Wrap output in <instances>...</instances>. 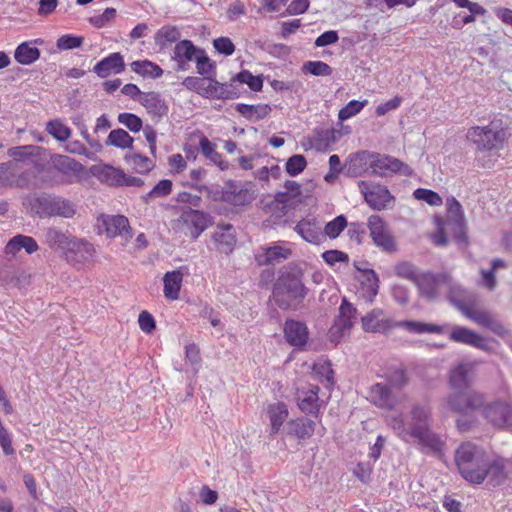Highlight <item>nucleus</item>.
Listing matches in <instances>:
<instances>
[{
  "mask_svg": "<svg viewBox=\"0 0 512 512\" xmlns=\"http://www.w3.org/2000/svg\"><path fill=\"white\" fill-rule=\"evenodd\" d=\"M51 164L53 168L62 174H80L84 171V166L66 155L54 154L51 156Z\"/></svg>",
  "mask_w": 512,
  "mask_h": 512,
  "instance_id": "obj_30",
  "label": "nucleus"
},
{
  "mask_svg": "<svg viewBox=\"0 0 512 512\" xmlns=\"http://www.w3.org/2000/svg\"><path fill=\"white\" fill-rule=\"evenodd\" d=\"M45 238L50 248L67 252L74 237L60 229L51 227L46 230Z\"/></svg>",
  "mask_w": 512,
  "mask_h": 512,
  "instance_id": "obj_28",
  "label": "nucleus"
},
{
  "mask_svg": "<svg viewBox=\"0 0 512 512\" xmlns=\"http://www.w3.org/2000/svg\"><path fill=\"white\" fill-rule=\"evenodd\" d=\"M69 253L79 256L82 260H88L95 252L93 244L83 239L73 238Z\"/></svg>",
  "mask_w": 512,
  "mask_h": 512,
  "instance_id": "obj_45",
  "label": "nucleus"
},
{
  "mask_svg": "<svg viewBox=\"0 0 512 512\" xmlns=\"http://www.w3.org/2000/svg\"><path fill=\"white\" fill-rule=\"evenodd\" d=\"M371 176L382 178L392 177L393 175H402L411 177L414 170L402 160L389 154L373 152Z\"/></svg>",
  "mask_w": 512,
  "mask_h": 512,
  "instance_id": "obj_6",
  "label": "nucleus"
},
{
  "mask_svg": "<svg viewBox=\"0 0 512 512\" xmlns=\"http://www.w3.org/2000/svg\"><path fill=\"white\" fill-rule=\"evenodd\" d=\"M292 254L291 249L278 245L266 248L265 253L260 256L259 263L263 265H274L281 260L288 259Z\"/></svg>",
  "mask_w": 512,
  "mask_h": 512,
  "instance_id": "obj_39",
  "label": "nucleus"
},
{
  "mask_svg": "<svg viewBox=\"0 0 512 512\" xmlns=\"http://www.w3.org/2000/svg\"><path fill=\"white\" fill-rule=\"evenodd\" d=\"M508 124L501 117H494L485 126H472L467 130V140L477 151L487 152L502 149L507 140Z\"/></svg>",
  "mask_w": 512,
  "mask_h": 512,
  "instance_id": "obj_2",
  "label": "nucleus"
},
{
  "mask_svg": "<svg viewBox=\"0 0 512 512\" xmlns=\"http://www.w3.org/2000/svg\"><path fill=\"white\" fill-rule=\"evenodd\" d=\"M84 42L83 36L74 34H64L57 39L56 47L58 50H72L82 46Z\"/></svg>",
  "mask_w": 512,
  "mask_h": 512,
  "instance_id": "obj_55",
  "label": "nucleus"
},
{
  "mask_svg": "<svg viewBox=\"0 0 512 512\" xmlns=\"http://www.w3.org/2000/svg\"><path fill=\"white\" fill-rule=\"evenodd\" d=\"M307 166V160L302 154H294L286 161L285 170L291 177L301 174Z\"/></svg>",
  "mask_w": 512,
  "mask_h": 512,
  "instance_id": "obj_49",
  "label": "nucleus"
},
{
  "mask_svg": "<svg viewBox=\"0 0 512 512\" xmlns=\"http://www.w3.org/2000/svg\"><path fill=\"white\" fill-rule=\"evenodd\" d=\"M485 403L483 394L471 390H457L447 397V406L454 412L467 415L482 408Z\"/></svg>",
  "mask_w": 512,
  "mask_h": 512,
  "instance_id": "obj_8",
  "label": "nucleus"
},
{
  "mask_svg": "<svg viewBox=\"0 0 512 512\" xmlns=\"http://www.w3.org/2000/svg\"><path fill=\"white\" fill-rule=\"evenodd\" d=\"M484 418L495 428L512 430V402L495 400L483 405Z\"/></svg>",
  "mask_w": 512,
  "mask_h": 512,
  "instance_id": "obj_9",
  "label": "nucleus"
},
{
  "mask_svg": "<svg viewBox=\"0 0 512 512\" xmlns=\"http://www.w3.org/2000/svg\"><path fill=\"white\" fill-rule=\"evenodd\" d=\"M366 226L369 229L373 243L377 247L389 253L396 251L395 239L391 235L387 223L380 215L373 214L369 216Z\"/></svg>",
  "mask_w": 512,
  "mask_h": 512,
  "instance_id": "obj_11",
  "label": "nucleus"
},
{
  "mask_svg": "<svg viewBox=\"0 0 512 512\" xmlns=\"http://www.w3.org/2000/svg\"><path fill=\"white\" fill-rule=\"evenodd\" d=\"M140 104L145 107L148 114L152 115L158 120L167 116L169 107L166 100L159 92L150 91L143 94Z\"/></svg>",
  "mask_w": 512,
  "mask_h": 512,
  "instance_id": "obj_22",
  "label": "nucleus"
},
{
  "mask_svg": "<svg viewBox=\"0 0 512 512\" xmlns=\"http://www.w3.org/2000/svg\"><path fill=\"white\" fill-rule=\"evenodd\" d=\"M308 328L302 321L287 319L284 324V336L286 341L295 347H302L308 340Z\"/></svg>",
  "mask_w": 512,
  "mask_h": 512,
  "instance_id": "obj_19",
  "label": "nucleus"
},
{
  "mask_svg": "<svg viewBox=\"0 0 512 512\" xmlns=\"http://www.w3.org/2000/svg\"><path fill=\"white\" fill-rule=\"evenodd\" d=\"M36 240L27 235L17 234L12 237L5 247L6 254H17L21 249H24L28 254H32L38 250Z\"/></svg>",
  "mask_w": 512,
  "mask_h": 512,
  "instance_id": "obj_26",
  "label": "nucleus"
},
{
  "mask_svg": "<svg viewBox=\"0 0 512 512\" xmlns=\"http://www.w3.org/2000/svg\"><path fill=\"white\" fill-rule=\"evenodd\" d=\"M18 172V164L15 161L0 163V186H12Z\"/></svg>",
  "mask_w": 512,
  "mask_h": 512,
  "instance_id": "obj_48",
  "label": "nucleus"
},
{
  "mask_svg": "<svg viewBox=\"0 0 512 512\" xmlns=\"http://www.w3.org/2000/svg\"><path fill=\"white\" fill-rule=\"evenodd\" d=\"M100 177L112 186H121L124 179V171L113 166L106 165L102 168Z\"/></svg>",
  "mask_w": 512,
  "mask_h": 512,
  "instance_id": "obj_59",
  "label": "nucleus"
},
{
  "mask_svg": "<svg viewBox=\"0 0 512 512\" xmlns=\"http://www.w3.org/2000/svg\"><path fill=\"white\" fill-rule=\"evenodd\" d=\"M384 312L380 308H375L367 315L362 317V327L367 332L385 333L392 327V321L389 319L381 318Z\"/></svg>",
  "mask_w": 512,
  "mask_h": 512,
  "instance_id": "obj_24",
  "label": "nucleus"
},
{
  "mask_svg": "<svg viewBox=\"0 0 512 512\" xmlns=\"http://www.w3.org/2000/svg\"><path fill=\"white\" fill-rule=\"evenodd\" d=\"M181 219L193 228L191 236L193 239H197L207 229L211 217L201 210L186 207L182 209Z\"/></svg>",
  "mask_w": 512,
  "mask_h": 512,
  "instance_id": "obj_17",
  "label": "nucleus"
},
{
  "mask_svg": "<svg viewBox=\"0 0 512 512\" xmlns=\"http://www.w3.org/2000/svg\"><path fill=\"white\" fill-rule=\"evenodd\" d=\"M302 71L313 76H330L333 69L323 61H307L303 64Z\"/></svg>",
  "mask_w": 512,
  "mask_h": 512,
  "instance_id": "obj_50",
  "label": "nucleus"
},
{
  "mask_svg": "<svg viewBox=\"0 0 512 512\" xmlns=\"http://www.w3.org/2000/svg\"><path fill=\"white\" fill-rule=\"evenodd\" d=\"M356 314V308L346 298H343L336 321H338V323H340V325L345 329H351L353 327V320L356 318Z\"/></svg>",
  "mask_w": 512,
  "mask_h": 512,
  "instance_id": "obj_42",
  "label": "nucleus"
},
{
  "mask_svg": "<svg viewBox=\"0 0 512 512\" xmlns=\"http://www.w3.org/2000/svg\"><path fill=\"white\" fill-rule=\"evenodd\" d=\"M118 122L124 125L132 133H138L143 129V120L136 114L123 112L118 115Z\"/></svg>",
  "mask_w": 512,
  "mask_h": 512,
  "instance_id": "obj_51",
  "label": "nucleus"
},
{
  "mask_svg": "<svg viewBox=\"0 0 512 512\" xmlns=\"http://www.w3.org/2000/svg\"><path fill=\"white\" fill-rule=\"evenodd\" d=\"M452 225L453 240L458 245H468V235L464 219H454Z\"/></svg>",
  "mask_w": 512,
  "mask_h": 512,
  "instance_id": "obj_61",
  "label": "nucleus"
},
{
  "mask_svg": "<svg viewBox=\"0 0 512 512\" xmlns=\"http://www.w3.org/2000/svg\"><path fill=\"white\" fill-rule=\"evenodd\" d=\"M354 267L357 271L362 273V285L366 287V293L368 294V300L373 301L374 297L378 294L379 290V278L373 269H362L358 266L357 262H354Z\"/></svg>",
  "mask_w": 512,
  "mask_h": 512,
  "instance_id": "obj_35",
  "label": "nucleus"
},
{
  "mask_svg": "<svg viewBox=\"0 0 512 512\" xmlns=\"http://www.w3.org/2000/svg\"><path fill=\"white\" fill-rule=\"evenodd\" d=\"M421 297L428 301H435L439 297L438 288L429 275L422 273L419 275L416 283Z\"/></svg>",
  "mask_w": 512,
  "mask_h": 512,
  "instance_id": "obj_40",
  "label": "nucleus"
},
{
  "mask_svg": "<svg viewBox=\"0 0 512 512\" xmlns=\"http://www.w3.org/2000/svg\"><path fill=\"white\" fill-rule=\"evenodd\" d=\"M400 326L405 328L408 332L414 334L434 333L442 334L445 331V327L433 323H425L414 320H406L400 323Z\"/></svg>",
  "mask_w": 512,
  "mask_h": 512,
  "instance_id": "obj_36",
  "label": "nucleus"
},
{
  "mask_svg": "<svg viewBox=\"0 0 512 512\" xmlns=\"http://www.w3.org/2000/svg\"><path fill=\"white\" fill-rule=\"evenodd\" d=\"M209 84L205 88L204 98L224 100V86L222 82H219L215 75L211 77H205Z\"/></svg>",
  "mask_w": 512,
  "mask_h": 512,
  "instance_id": "obj_52",
  "label": "nucleus"
},
{
  "mask_svg": "<svg viewBox=\"0 0 512 512\" xmlns=\"http://www.w3.org/2000/svg\"><path fill=\"white\" fill-rule=\"evenodd\" d=\"M447 299L463 315L470 307H476L479 304V296L477 294L469 292L456 284L450 285Z\"/></svg>",
  "mask_w": 512,
  "mask_h": 512,
  "instance_id": "obj_14",
  "label": "nucleus"
},
{
  "mask_svg": "<svg viewBox=\"0 0 512 512\" xmlns=\"http://www.w3.org/2000/svg\"><path fill=\"white\" fill-rule=\"evenodd\" d=\"M288 414L287 405L283 402H277L269 405L268 416L271 422V437L279 432L284 421L287 419Z\"/></svg>",
  "mask_w": 512,
  "mask_h": 512,
  "instance_id": "obj_33",
  "label": "nucleus"
},
{
  "mask_svg": "<svg viewBox=\"0 0 512 512\" xmlns=\"http://www.w3.org/2000/svg\"><path fill=\"white\" fill-rule=\"evenodd\" d=\"M199 148L202 154L213 163L216 160H219L221 156V154L215 150V144H213L205 135H201L200 137Z\"/></svg>",
  "mask_w": 512,
  "mask_h": 512,
  "instance_id": "obj_64",
  "label": "nucleus"
},
{
  "mask_svg": "<svg viewBox=\"0 0 512 512\" xmlns=\"http://www.w3.org/2000/svg\"><path fill=\"white\" fill-rule=\"evenodd\" d=\"M183 274L180 270L168 271L163 277L164 296L169 300L179 298Z\"/></svg>",
  "mask_w": 512,
  "mask_h": 512,
  "instance_id": "obj_31",
  "label": "nucleus"
},
{
  "mask_svg": "<svg viewBox=\"0 0 512 512\" xmlns=\"http://www.w3.org/2000/svg\"><path fill=\"white\" fill-rule=\"evenodd\" d=\"M347 225L348 222L345 215H338L333 220L326 223L323 235L324 237L328 236L331 239H335L341 234Z\"/></svg>",
  "mask_w": 512,
  "mask_h": 512,
  "instance_id": "obj_47",
  "label": "nucleus"
},
{
  "mask_svg": "<svg viewBox=\"0 0 512 512\" xmlns=\"http://www.w3.org/2000/svg\"><path fill=\"white\" fill-rule=\"evenodd\" d=\"M294 230L307 242L311 244H320L323 239L324 235L320 231V228L316 226L315 220H313V223L306 220H301L297 223Z\"/></svg>",
  "mask_w": 512,
  "mask_h": 512,
  "instance_id": "obj_32",
  "label": "nucleus"
},
{
  "mask_svg": "<svg viewBox=\"0 0 512 512\" xmlns=\"http://www.w3.org/2000/svg\"><path fill=\"white\" fill-rule=\"evenodd\" d=\"M125 69L124 58L120 52H114L103 58L93 67V72L100 78H106L110 74H119Z\"/></svg>",
  "mask_w": 512,
  "mask_h": 512,
  "instance_id": "obj_21",
  "label": "nucleus"
},
{
  "mask_svg": "<svg viewBox=\"0 0 512 512\" xmlns=\"http://www.w3.org/2000/svg\"><path fill=\"white\" fill-rule=\"evenodd\" d=\"M206 81L207 79H205V76H203V78L188 76L183 80L182 84L186 89L193 91L203 97L206 88Z\"/></svg>",
  "mask_w": 512,
  "mask_h": 512,
  "instance_id": "obj_63",
  "label": "nucleus"
},
{
  "mask_svg": "<svg viewBox=\"0 0 512 512\" xmlns=\"http://www.w3.org/2000/svg\"><path fill=\"white\" fill-rule=\"evenodd\" d=\"M32 208L40 217L72 218L76 214V205L72 201L56 195L36 197L32 203Z\"/></svg>",
  "mask_w": 512,
  "mask_h": 512,
  "instance_id": "obj_5",
  "label": "nucleus"
},
{
  "mask_svg": "<svg viewBox=\"0 0 512 512\" xmlns=\"http://www.w3.org/2000/svg\"><path fill=\"white\" fill-rule=\"evenodd\" d=\"M368 399L375 406L386 410H393L397 403L396 397L391 389L383 383H376L371 386Z\"/></svg>",
  "mask_w": 512,
  "mask_h": 512,
  "instance_id": "obj_20",
  "label": "nucleus"
},
{
  "mask_svg": "<svg viewBox=\"0 0 512 512\" xmlns=\"http://www.w3.org/2000/svg\"><path fill=\"white\" fill-rule=\"evenodd\" d=\"M234 81L240 84H247L254 92H260L263 88V75L254 76L249 70L243 69L234 75Z\"/></svg>",
  "mask_w": 512,
  "mask_h": 512,
  "instance_id": "obj_44",
  "label": "nucleus"
},
{
  "mask_svg": "<svg viewBox=\"0 0 512 512\" xmlns=\"http://www.w3.org/2000/svg\"><path fill=\"white\" fill-rule=\"evenodd\" d=\"M217 228L219 231L214 233L213 239L218 243L222 253L229 254L233 251L236 244V237L231 232L233 230V225L230 223L219 224Z\"/></svg>",
  "mask_w": 512,
  "mask_h": 512,
  "instance_id": "obj_27",
  "label": "nucleus"
},
{
  "mask_svg": "<svg viewBox=\"0 0 512 512\" xmlns=\"http://www.w3.org/2000/svg\"><path fill=\"white\" fill-rule=\"evenodd\" d=\"M488 457L483 448L472 442L462 443L454 455L460 475L472 484H481L480 478Z\"/></svg>",
  "mask_w": 512,
  "mask_h": 512,
  "instance_id": "obj_3",
  "label": "nucleus"
},
{
  "mask_svg": "<svg viewBox=\"0 0 512 512\" xmlns=\"http://www.w3.org/2000/svg\"><path fill=\"white\" fill-rule=\"evenodd\" d=\"M303 269L290 262L279 270L273 284L271 299L284 311H296L303 306L309 289L304 284Z\"/></svg>",
  "mask_w": 512,
  "mask_h": 512,
  "instance_id": "obj_1",
  "label": "nucleus"
},
{
  "mask_svg": "<svg viewBox=\"0 0 512 512\" xmlns=\"http://www.w3.org/2000/svg\"><path fill=\"white\" fill-rule=\"evenodd\" d=\"M125 161L133 166V169L140 174H147L154 168V163L145 155L140 153L127 154L124 157Z\"/></svg>",
  "mask_w": 512,
  "mask_h": 512,
  "instance_id": "obj_43",
  "label": "nucleus"
},
{
  "mask_svg": "<svg viewBox=\"0 0 512 512\" xmlns=\"http://www.w3.org/2000/svg\"><path fill=\"white\" fill-rule=\"evenodd\" d=\"M181 38V32L177 26L164 25L154 35L155 45L160 50L167 49L172 43H177Z\"/></svg>",
  "mask_w": 512,
  "mask_h": 512,
  "instance_id": "obj_29",
  "label": "nucleus"
},
{
  "mask_svg": "<svg viewBox=\"0 0 512 512\" xmlns=\"http://www.w3.org/2000/svg\"><path fill=\"white\" fill-rule=\"evenodd\" d=\"M449 339L455 343L468 345L487 353H491L494 350L492 344L497 343L493 338L482 336L474 330L458 325L452 327Z\"/></svg>",
  "mask_w": 512,
  "mask_h": 512,
  "instance_id": "obj_10",
  "label": "nucleus"
},
{
  "mask_svg": "<svg viewBox=\"0 0 512 512\" xmlns=\"http://www.w3.org/2000/svg\"><path fill=\"white\" fill-rule=\"evenodd\" d=\"M313 371L317 375L326 379L327 384L325 386L327 388L335 385L334 370L332 369V364L329 360L315 363L313 365Z\"/></svg>",
  "mask_w": 512,
  "mask_h": 512,
  "instance_id": "obj_57",
  "label": "nucleus"
},
{
  "mask_svg": "<svg viewBox=\"0 0 512 512\" xmlns=\"http://www.w3.org/2000/svg\"><path fill=\"white\" fill-rule=\"evenodd\" d=\"M315 148L319 151L327 150L339 139V133L334 128H316L315 129Z\"/></svg>",
  "mask_w": 512,
  "mask_h": 512,
  "instance_id": "obj_37",
  "label": "nucleus"
},
{
  "mask_svg": "<svg viewBox=\"0 0 512 512\" xmlns=\"http://www.w3.org/2000/svg\"><path fill=\"white\" fill-rule=\"evenodd\" d=\"M413 197L431 206H440L443 203L441 196L431 189L417 188L413 192Z\"/></svg>",
  "mask_w": 512,
  "mask_h": 512,
  "instance_id": "obj_53",
  "label": "nucleus"
},
{
  "mask_svg": "<svg viewBox=\"0 0 512 512\" xmlns=\"http://www.w3.org/2000/svg\"><path fill=\"white\" fill-rule=\"evenodd\" d=\"M200 47L196 46L191 40L184 39L178 41L174 47L172 60L177 64L176 71H187L190 67L189 63L195 61L200 51Z\"/></svg>",
  "mask_w": 512,
  "mask_h": 512,
  "instance_id": "obj_15",
  "label": "nucleus"
},
{
  "mask_svg": "<svg viewBox=\"0 0 512 512\" xmlns=\"http://www.w3.org/2000/svg\"><path fill=\"white\" fill-rule=\"evenodd\" d=\"M367 104V100L358 101L351 100L349 101L342 109H340L338 113V118L340 121H345L358 113L365 107Z\"/></svg>",
  "mask_w": 512,
  "mask_h": 512,
  "instance_id": "obj_58",
  "label": "nucleus"
},
{
  "mask_svg": "<svg viewBox=\"0 0 512 512\" xmlns=\"http://www.w3.org/2000/svg\"><path fill=\"white\" fill-rule=\"evenodd\" d=\"M133 142L134 138L131 137L126 130L117 128L110 131L105 144L107 146H114L120 149H132Z\"/></svg>",
  "mask_w": 512,
  "mask_h": 512,
  "instance_id": "obj_38",
  "label": "nucleus"
},
{
  "mask_svg": "<svg viewBox=\"0 0 512 512\" xmlns=\"http://www.w3.org/2000/svg\"><path fill=\"white\" fill-rule=\"evenodd\" d=\"M373 152L361 150L349 155L344 163V175L350 178L370 175Z\"/></svg>",
  "mask_w": 512,
  "mask_h": 512,
  "instance_id": "obj_12",
  "label": "nucleus"
},
{
  "mask_svg": "<svg viewBox=\"0 0 512 512\" xmlns=\"http://www.w3.org/2000/svg\"><path fill=\"white\" fill-rule=\"evenodd\" d=\"M173 183L169 179L160 180L146 195L143 196L144 202L148 203L151 198L164 197L171 193Z\"/></svg>",
  "mask_w": 512,
  "mask_h": 512,
  "instance_id": "obj_56",
  "label": "nucleus"
},
{
  "mask_svg": "<svg viewBox=\"0 0 512 512\" xmlns=\"http://www.w3.org/2000/svg\"><path fill=\"white\" fill-rule=\"evenodd\" d=\"M315 426L316 423L313 420L307 417H300L289 420L286 423L284 430L289 436H295L300 440H305L309 439L313 435Z\"/></svg>",
  "mask_w": 512,
  "mask_h": 512,
  "instance_id": "obj_23",
  "label": "nucleus"
},
{
  "mask_svg": "<svg viewBox=\"0 0 512 512\" xmlns=\"http://www.w3.org/2000/svg\"><path fill=\"white\" fill-rule=\"evenodd\" d=\"M319 390L318 386H313L308 391L297 393V405L303 413L318 417L320 412V406L318 404Z\"/></svg>",
  "mask_w": 512,
  "mask_h": 512,
  "instance_id": "obj_25",
  "label": "nucleus"
},
{
  "mask_svg": "<svg viewBox=\"0 0 512 512\" xmlns=\"http://www.w3.org/2000/svg\"><path fill=\"white\" fill-rule=\"evenodd\" d=\"M431 407L427 404H415L411 409L410 436L417 439L419 444L437 452L442 443L431 430Z\"/></svg>",
  "mask_w": 512,
  "mask_h": 512,
  "instance_id": "obj_4",
  "label": "nucleus"
},
{
  "mask_svg": "<svg viewBox=\"0 0 512 512\" xmlns=\"http://www.w3.org/2000/svg\"><path fill=\"white\" fill-rule=\"evenodd\" d=\"M464 316L485 328H488L494 319L490 312L485 310H475L473 307H470Z\"/></svg>",
  "mask_w": 512,
  "mask_h": 512,
  "instance_id": "obj_60",
  "label": "nucleus"
},
{
  "mask_svg": "<svg viewBox=\"0 0 512 512\" xmlns=\"http://www.w3.org/2000/svg\"><path fill=\"white\" fill-rule=\"evenodd\" d=\"M99 229L101 232H105L110 238H114L117 235L125 239L132 238V230L129 221L127 217L123 215L102 216L99 219Z\"/></svg>",
  "mask_w": 512,
  "mask_h": 512,
  "instance_id": "obj_13",
  "label": "nucleus"
},
{
  "mask_svg": "<svg viewBox=\"0 0 512 512\" xmlns=\"http://www.w3.org/2000/svg\"><path fill=\"white\" fill-rule=\"evenodd\" d=\"M47 132L57 141L64 142L71 136V129L59 119L50 120L46 125Z\"/></svg>",
  "mask_w": 512,
  "mask_h": 512,
  "instance_id": "obj_46",
  "label": "nucleus"
},
{
  "mask_svg": "<svg viewBox=\"0 0 512 512\" xmlns=\"http://www.w3.org/2000/svg\"><path fill=\"white\" fill-rule=\"evenodd\" d=\"M358 188L365 202L376 211H383L393 206L396 199L389 189L381 184L361 180Z\"/></svg>",
  "mask_w": 512,
  "mask_h": 512,
  "instance_id": "obj_7",
  "label": "nucleus"
},
{
  "mask_svg": "<svg viewBox=\"0 0 512 512\" xmlns=\"http://www.w3.org/2000/svg\"><path fill=\"white\" fill-rule=\"evenodd\" d=\"M386 380L390 386L401 389L408 383L407 372L403 368L390 369L386 373Z\"/></svg>",
  "mask_w": 512,
  "mask_h": 512,
  "instance_id": "obj_54",
  "label": "nucleus"
},
{
  "mask_svg": "<svg viewBox=\"0 0 512 512\" xmlns=\"http://www.w3.org/2000/svg\"><path fill=\"white\" fill-rule=\"evenodd\" d=\"M32 42H22L14 51L15 60L21 65H31L40 58L41 51L31 46Z\"/></svg>",
  "mask_w": 512,
  "mask_h": 512,
  "instance_id": "obj_34",
  "label": "nucleus"
},
{
  "mask_svg": "<svg viewBox=\"0 0 512 512\" xmlns=\"http://www.w3.org/2000/svg\"><path fill=\"white\" fill-rule=\"evenodd\" d=\"M227 185L230 187V201L228 204L233 206L250 205L257 197L254 185L249 182L244 187H240L235 180H228Z\"/></svg>",
  "mask_w": 512,
  "mask_h": 512,
  "instance_id": "obj_18",
  "label": "nucleus"
},
{
  "mask_svg": "<svg viewBox=\"0 0 512 512\" xmlns=\"http://www.w3.org/2000/svg\"><path fill=\"white\" fill-rule=\"evenodd\" d=\"M197 73L201 76L211 77L216 75V62L211 60L206 51L201 48L195 58Z\"/></svg>",
  "mask_w": 512,
  "mask_h": 512,
  "instance_id": "obj_41",
  "label": "nucleus"
},
{
  "mask_svg": "<svg viewBox=\"0 0 512 512\" xmlns=\"http://www.w3.org/2000/svg\"><path fill=\"white\" fill-rule=\"evenodd\" d=\"M481 484L487 479V486L497 487L502 485L507 479L506 466L502 458L490 460L488 457L483 468Z\"/></svg>",
  "mask_w": 512,
  "mask_h": 512,
  "instance_id": "obj_16",
  "label": "nucleus"
},
{
  "mask_svg": "<svg viewBox=\"0 0 512 512\" xmlns=\"http://www.w3.org/2000/svg\"><path fill=\"white\" fill-rule=\"evenodd\" d=\"M115 8H106L101 15H95L88 19L89 23L96 28H102L116 17Z\"/></svg>",
  "mask_w": 512,
  "mask_h": 512,
  "instance_id": "obj_62",
  "label": "nucleus"
}]
</instances>
